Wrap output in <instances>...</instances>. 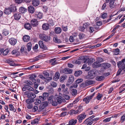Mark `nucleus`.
<instances>
[{"instance_id": "nucleus-1", "label": "nucleus", "mask_w": 125, "mask_h": 125, "mask_svg": "<svg viewBox=\"0 0 125 125\" xmlns=\"http://www.w3.org/2000/svg\"><path fill=\"white\" fill-rule=\"evenodd\" d=\"M60 94H59V95H56L54 96V100H53L51 103L52 105L56 106L58 104V103L59 104L61 103L63 98L61 95H60Z\"/></svg>"}, {"instance_id": "nucleus-2", "label": "nucleus", "mask_w": 125, "mask_h": 125, "mask_svg": "<svg viewBox=\"0 0 125 125\" xmlns=\"http://www.w3.org/2000/svg\"><path fill=\"white\" fill-rule=\"evenodd\" d=\"M39 36L41 40L46 42H49L50 39V36H47L46 35L43 33L40 34L39 35Z\"/></svg>"}, {"instance_id": "nucleus-3", "label": "nucleus", "mask_w": 125, "mask_h": 125, "mask_svg": "<svg viewBox=\"0 0 125 125\" xmlns=\"http://www.w3.org/2000/svg\"><path fill=\"white\" fill-rule=\"evenodd\" d=\"M100 66L102 67L101 70V71H104L105 69H107L109 68L111 66L110 64L107 63H104L100 64Z\"/></svg>"}, {"instance_id": "nucleus-4", "label": "nucleus", "mask_w": 125, "mask_h": 125, "mask_svg": "<svg viewBox=\"0 0 125 125\" xmlns=\"http://www.w3.org/2000/svg\"><path fill=\"white\" fill-rule=\"evenodd\" d=\"M87 116L85 113H82L79 115L77 117V118L79 120V122L81 123L82 120L84 119Z\"/></svg>"}, {"instance_id": "nucleus-5", "label": "nucleus", "mask_w": 125, "mask_h": 125, "mask_svg": "<svg viewBox=\"0 0 125 125\" xmlns=\"http://www.w3.org/2000/svg\"><path fill=\"white\" fill-rule=\"evenodd\" d=\"M125 59H122L121 61L118 62L117 63L118 67L119 68L122 69L125 64Z\"/></svg>"}, {"instance_id": "nucleus-6", "label": "nucleus", "mask_w": 125, "mask_h": 125, "mask_svg": "<svg viewBox=\"0 0 125 125\" xmlns=\"http://www.w3.org/2000/svg\"><path fill=\"white\" fill-rule=\"evenodd\" d=\"M39 44L40 47L43 49L44 50H48V48L47 46L45 45L42 41H39Z\"/></svg>"}, {"instance_id": "nucleus-7", "label": "nucleus", "mask_w": 125, "mask_h": 125, "mask_svg": "<svg viewBox=\"0 0 125 125\" xmlns=\"http://www.w3.org/2000/svg\"><path fill=\"white\" fill-rule=\"evenodd\" d=\"M49 95V94L48 93L45 92L43 93L42 96H39V97L41 100L43 101L45 100Z\"/></svg>"}, {"instance_id": "nucleus-8", "label": "nucleus", "mask_w": 125, "mask_h": 125, "mask_svg": "<svg viewBox=\"0 0 125 125\" xmlns=\"http://www.w3.org/2000/svg\"><path fill=\"white\" fill-rule=\"evenodd\" d=\"M27 97L29 98L34 99L36 96V95L32 93H29L27 94Z\"/></svg>"}, {"instance_id": "nucleus-9", "label": "nucleus", "mask_w": 125, "mask_h": 125, "mask_svg": "<svg viewBox=\"0 0 125 125\" xmlns=\"http://www.w3.org/2000/svg\"><path fill=\"white\" fill-rule=\"evenodd\" d=\"M9 42L11 45H14L16 43L17 40L14 38H11L9 39Z\"/></svg>"}, {"instance_id": "nucleus-10", "label": "nucleus", "mask_w": 125, "mask_h": 125, "mask_svg": "<svg viewBox=\"0 0 125 125\" xmlns=\"http://www.w3.org/2000/svg\"><path fill=\"white\" fill-rule=\"evenodd\" d=\"M35 17L37 19H41L42 17V13L40 12H36Z\"/></svg>"}, {"instance_id": "nucleus-11", "label": "nucleus", "mask_w": 125, "mask_h": 125, "mask_svg": "<svg viewBox=\"0 0 125 125\" xmlns=\"http://www.w3.org/2000/svg\"><path fill=\"white\" fill-rule=\"evenodd\" d=\"M79 59L78 61H77L76 62V63L79 64L80 63L78 62H80L79 61V60H81L83 61L84 62L86 63L87 61V58H86L85 56H80L79 58Z\"/></svg>"}, {"instance_id": "nucleus-12", "label": "nucleus", "mask_w": 125, "mask_h": 125, "mask_svg": "<svg viewBox=\"0 0 125 125\" xmlns=\"http://www.w3.org/2000/svg\"><path fill=\"white\" fill-rule=\"evenodd\" d=\"M31 24L33 27H36L38 24V22L37 20L34 19L31 21Z\"/></svg>"}, {"instance_id": "nucleus-13", "label": "nucleus", "mask_w": 125, "mask_h": 125, "mask_svg": "<svg viewBox=\"0 0 125 125\" xmlns=\"http://www.w3.org/2000/svg\"><path fill=\"white\" fill-rule=\"evenodd\" d=\"M84 123L87 124V125H91L93 124V122L92 120L88 118L84 121Z\"/></svg>"}, {"instance_id": "nucleus-14", "label": "nucleus", "mask_w": 125, "mask_h": 125, "mask_svg": "<svg viewBox=\"0 0 125 125\" xmlns=\"http://www.w3.org/2000/svg\"><path fill=\"white\" fill-rule=\"evenodd\" d=\"M114 0H110L109 3V5L111 8H114L116 6Z\"/></svg>"}, {"instance_id": "nucleus-15", "label": "nucleus", "mask_w": 125, "mask_h": 125, "mask_svg": "<svg viewBox=\"0 0 125 125\" xmlns=\"http://www.w3.org/2000/svg\"><path fill=\"white\" fill-rule=\"evenodd\" d=\"M63 72L65 74H70L72 73V70L69 68H65L63 70Z\"/></svg>"}, {"instance_id": "nucleus-16", "label": "nucleus", "mask_w": 125, "mask_h": 125, "mask_svg": "<svg viewBox=\"0 0 125 125\" xmlns=\"http://www.w3.org/2000/svg\"><path fill=\"white\" fill-rule=\"evenodd\" d=\"M6 62L9 64L10 65L15 66L16 64L14 63V62L11 59H8L6 60Z\"/></svg>"}, {"instance_id": "nucleus-17", "label": "nucleus", "mask_w": 125, "mask_h": 125, "mask_svg": "<svg viewBox=\"0 0 125 125\" xmlns=\"http://www.w3.org/2000/svg\"><path fill=\"white\" fill-rule=\"evenodd\" d=\"M80 111L79 110H71L70 111V114L71 115L73 114H79L80 113Z\"/></svg>"}, {"instance_id": "nucleus-18", "label": "nucleus", "mask_w": 125, "mask_h": 125, "mask_svg": "<svg viewBox=\"0 0 125 125\" xmlns=\"http://www.w3.org/2000/svg\"><path fill=\"white\" fill-rule=\"evenodd\" d=\"M92 99L89 96L84 98L83 100V101L85 102L86 104H87L89 103Z\"/></svg>"}, {"instance_id": "nucleus-19", "label": "nucleus", "mask_w": 125, "mask_h": 125, "mask_svg": "<svg viewBox=\"0 0 125 125\" xmlns=\"http://www.w3.org/2000/svg\"><path fill=\"white\" fill-rule=\"evenodd\" d=\"M32 5L35 7L38 6L40 4L39 0H32Z\"/></svg>"}, {"instance_id": "nucleus-20", "label": "nucleus", "mask_w": 125, "mask_h": 125, "mask_svg": "<svg viewBox=\"0 0 125 125\" xmlns=\"http://www.w3.org/2000/svg\"><path fill=\"white\" fill-rule=\"evenodd\" d=\"M25 28L28 30H30L31 28V25L29 23H26L24 25Z\"/></svg>"}, {"instance_id": "nucleus-21", "label": "nucleus", "mask_w": 125, "mask_h": 125, "mask_svg": "<svg viewBox=\"0 0 125 125\" xmlns=\"http://www.w3.org/2000/svg\"><path fill=\"white\" fill-rule=\"evenodd\" d=\"M54 31L56 33L59 34L61 32L62 29L60 27H56L54 28Z\"/></svg>"}, {"instance_id": "nucleus-22", "label": "nucleus", "mask_w": 125, "mask_h": 125, "mask_svg": "<svg viewBox=\"0 0 125 125\" xmlns=\"http://www.w3.org/2000/svg\"><path fill=\"white\" fill-rule=\"evenodd\" d=\"M13 16L15 20H19L21 17V15L19 13H16L14 14Z\"/></svg>"}, {"instance_id": "nucleus-23", "label": "nucleus", "mask_w": 125, "mask_h": 125, "mask_svg": "<svg viewBox=\"0 0 125 125\" xmlns=\"http://www.w3.org/2000/svg\"><path fill=\"white\" fill-rule=\"evenodd\" d=\"M77 119L74 120L72 119L69 121V124L70 125H75L77 123Z\"/></svg>"}, {"instance_id": "nucleus-24", "label": "nucleus", "mask_w": 125, "mask_h": 125, "mask_svg": "<svg viewBox=\"0 0 125 125\" xmlns=\"http://www.w3.org/2000/svg\"><path fill=\"white\" fill-rule=\"evenodd\" d=\"M88 26V24L87 23L84 24L83 26L80 27L79 28V30L80 31H83L85 28H87Z\"/></svg>"}, {"instance_id": "nucleus-25", "label": "nucleus", "mask_w": 125, "mask_h": 125, "mask_svg": "<svg viewBox=\"0 0 125 125\" xmlns=\"http://www.w3.org/2000/svg\"><path fill=\"white\" fill-rule=\"evenodd\" d=\"M30 37L28 35H25L24 36L23 38V40L24 42H28L30 40Z\"/></svg>"}, {"instance_id": "nucleus-26", "label": "nucleus", "mask_w": 125, "mask_h": 125, "mask_svg": "<svg viewBox=\"0 0 125 125\" xmlns=\"http://www.w3.org/2000/svg\"><path fill=\"white\" fill-rule=\"evenodd\" d=\"M94 61V59L93 58H91L90 59L87 58V60L86 62L88 63L89 65H91Z\"/></svg>"}, {"instance_id": "nucleus-27", "label": "nucleus", "mask_w": 125, "mask_h": 125, "mask_svg": "<svg viewBox=\"0 0 125 125\" xmlns=\"http://www.w3.org/2000/svg\"><path fill=\"white\" fill-rule=\"evenodd\" d=\"M60 77V74L58 72L55 73L54 76L53 77V79L54 80L57 81Z\"/></svg>"}, {"instance_id": "nucleus-28", "label": "nucleus", "mask_w": 125, "mask_h": 125, "mask_svg": "<svg viewBox=\"0 0 125 125\" xmlns=\"http://www.w3.org/2000/svg\"><path fill=\"white\" fill-rule=\"evenodd\" d=\"M104 76H97L96 78V80L98 81H103L104 79Z\"/></svg>"}, {"instance_id": "nucleus-29", "label": "nucleus", "mask_w": 125, "mask_h": 125, "mask_svg": "<svg viewBox=\"0 0 125 125\" xmlns=\"http://www.w3.org/2000/svg\"><path fill=\"white\" fill-rule=\"evenodd\" d=\"M28 10L30 13H32L34 11V8L32 6H30L28 7Z\"/></svg>"}, {"instance_id": "nucleus-30", "label": "nucleus", "mask_w": 125, "mask_h": 125, "mask_svg": "<svg viewBox=\"0 0 125 125\" xmlns=\"http://www.w3.org/2000/svg\"><path fill=\"white\" fill-rule=\"evenodd\" d=\"M39 120V119L38 118H35L34 120L31 121V124L33 125L37 124L38 123Z\"/></svg>"}, {"instance_id": "nucleus-31", "label": "nucleus", "mask_w": 125, "mask_h": 125, "mask_svg": "<svg viewBox=\"0 0 125 125\" xmlns=\"http://www.w3.org/2000/svg\"><path fill=\"white\" fill-rule=\"evenodd\" d=\"M92 66L94 68H97L99 66H100V65L99 64L98 62H94L92 64Z\"/></svg>"}, {"instance_id": "nucleus-32", "label": "nucleus", "mask_w": 125, "mask_h": 125, "mask_svg": "<svg viewBox=\"0 0 125 125\" xmlns=\"http://www.w3.org/2000/svg\"><path fill=\"white\" fill-rule=\"evenodd\" d=\"M112 52L114 53V55H118L119 53L120 50L118 48H117L115 49H113Z\"/></svg>"}, {"instance_id": "nucleus-33", "label": "nucleus", "mask_w": 125, "mask_h": 125, "mask_svg": "<svg viewBox=\"0 0 125 125\" xmlns=\"http://www.w3.org/2000/svg\"><path fill=\"white\" fill-rule=\"evenodd\" d=\"M39 57L38 56L33 59L30 60L29 61L30 63H33L35 61H38L39 60Z\"/></svg>"}, {"instance_id": "nucleus-34", "label": "nucleus", "mask_w": 125, "mask_h": 125, "mask_svg": "<svg viewBox=\"0 0 125 125\" xmlns=\"http://www.w3.org/2000/svg\"><path fill=\"white\" fill-rule=\"evenodd\" d=\"M49 25L48 24L44 23L43 24L42 28L44 30H47L49 28Z\"/></svg>"}, {"instance_id": "nucleus-35", "label": "nucleus", "mask_w": 125, "mask_h": 125, "mask_svg": "<svg viewBox=\"0 0 125 125\" xmlns=\"http://www.w3.org/2000/svg\"><path fill=\"white\" fill-rule=\"evenodd\" d=\"M86 84L87 86L92 85L94 83V81H93L87 80L85 81Z\"/></svg>"}, {"instance_id": "nucleus-36", "label": "nucleus", "mask_w": 125, "mask_h": 125, "mask_svg": "<svg viewBox=\"0 0 125 125\" xmlns=\"http://www.w3.org/2000/svg\"><path fill=\"white\" fill-rule=\"evenodd\" d=\"M74 80V78L73 76L71 75L70 76L68 82L70 83H72Z\"/></svg>"}, {"instance_id": "nucleus-37", "label": "nucleus", "mask_w": 125, "mask_h": 125, "mask_svg": "<svg viewBox=\"0 0 125 125\" xmlns=\"http://www.w3.org/2000/svg\"><path fill=\"white\" fill-rule=\"evenodd\" d=\"M9 108L10 110L13 111L14 112H15L16 111V109L15 108H14V107L12 104H10L9 105Z\"/></svg>"}, {"instance_id": "nucleus-38", "label": "nucleus", "mask_w": 125, "mask_h": 125, "mask_svg": "<svg viewBox=\"0 0 125 125\" xmlns=\"http://www.w3.org/2000/svg\"><path fill=\"white\" fill-rule=\"evenodd\" d=\"M61 89L62 91L63 92H67L68 88L65 87L64 84H62L61 86Z\"/></svg>"}, {"instance_id": "nucleus-39", "label": "nucleus", "mask_w": 125, "mask_h": 125, "mask_svg": "<svg viewBox=\"0 0 125 125\" xmlns=\"http://www.w3.org/2000/svg\"><path fill=\"white\" fill-rule=\"evenodd\" d=\"M27 10L26 9L23 7H21L19 9V12L21 13H24L26 12Z\"/></svg>"}, {"instance_id": "nucleus-40", "label": "nucleus", "mask_w": 125, "mask_h": 125, "mask_svg": "<svg viewBox=\"0 0 125 125\" xmlns=\"http://www.w3.org/2000/svg\"><path fill=\"white\" fill-rule=\"evenodd\" d=\"M10 10L9 7L8 8H6L4 10V13L6 14H9L11 12Z\"/></svg>"}, {"instance_id": "nucleus-41", "label": "nucleus", "mask_w": 125, "mask_h": 125, "mask_svg": "<svg viewBox=\"0 0 125 125\" xmlns=\"http://www.w3.org/2000/svg\"><path fill=\"white\" fill-rule=\"evenodd\" d=\"M2 32L3 35L5 36H6L8 35L9 33V31L6 29L4 30Z\"/></svg>"}, {"instance_id": "nucleus-42", "label": "nucleus", "mask_w": 125, "mask_h": 125, "mask_svg": "<svg viewBox=\"0 0 125 125\" xmlns=\"http://www.w3.org/2000/svg\"><path fill=\"white\" fill-rule=\"evenodd\" d=\"M9 8L11 12H14L16 10V7L14 5L11 6L9 7Z\"/></svg>"}, {"instance_id": "nucleus-43", "label": "nucleus", "mask_w": 125, "mask_h": 125, "mask_svg": "<svg viewBox=\"0 0 125 125\" xmlns=\"http://www.w3.org/2000/svg\"><path fill=\"white\" fill-rule=\"evenodd\" d=\"M36 77V76L34 75L33 76H31L29 77V79L32 81L34 83L36 82V79L34 78Z\"/></svg>"}, {"instance_id": "nucleus-44", "label": "nucleus", "mask_w": 125, "mask_h": 125, "mask_svg": "<svg viewBox=\"0 0 125 125\" xmlns=\"http://www.w3.org/2000/svg\"><path fill=\"white\" fill-rule=\"evenodd\" d=\"M50 62L52 65H54L56 63L55 58H53L50 60Z\"/></svg>"}, {"instance_id": "nucleus-45", "label": "nucleus", "mask_w": 125, "mask_h": 125, "mask_svg": "<svg viewBox=\"0 0 125 125\" xmlns=\"http://www.w3.org/2000/svg\"><path fill=\"white\" fill-rule=\"evenodd\" d=\"M66 77L67 76L65 75L61 76L60 77V82H63L65 79L66 78Z\"/></svg>"}, {"instance_id": "nucleus-46", "label": "nucleus", "mask_w": 125, "mask_h": 125, "mask_svg": "<svg viewBox=\"0 0 125 125\" xmlns=\"http://www.w3.org/2000/svg\"><path fill=\"white\" fill-rule=\"evenodd\" d=\"M82 73V72L81 71H76L74 73V75L75 76H78L80 75Z\"/></svg>"}, {"instance_id": "nucleus-47", "label": "nucleus", "mask_w": 125, "mask_h": 125, "mask_svg": "<svg viewBox=\"0 0 125 125\" xmlns=\"http://www.w3.org/2000/svg\"><path fill=\"white\" fill-rule=\"evenodd\" d=\"M95 73L93 71H90L89 73V75L92 76V78H94L95 77Z\"/></svg>"}, {"instance_id": "nucleus-48", "label": "nucleus", "mask_w": 125, "mask_h": 125, "mask_svg": "<svg viewBox=\"0 0 125 125\" xmlns=\"http://www.w3.org/2000/svg\"><path fill=\"white\" fill-rule=\"evenodd\" d=\"M34 101V99H28L26 100V103L27 104H31Z\"/></svg>"}, {"instance_id": "nucleus-49", "label": "nucleus", "mask_w": 125, "mask_h": 125, "mask_svg": "<svg viewBox=\"0 0 125 125\" xmlns=\"http://www.w3.org/2000/svg\"><path fill=\"white\" fill-rule=\"evenodd\" d=\"M27 87V89L29 91H34V89L33 88L31 87V86H29L26 84L25 85Z\"/></svg>"}, {"instance_id": "nucleus-50", "label": "nucleus", "mask_w": 125, "mask_h": 125, "mask_svg": "<svg viewBox=\"0 0 125 125\" xmlns=\"http://www.w3.org/2000/svg\"><path fill=\"white\" fill-rule=\"evenodd\" d=\"M53 96L51 95L49 96L48 98V102L49 103L51 104L53 101Z\"/></svg>"}, {"instance_id": "nucleus-51", "label": "nucleus", "mask_w": 125, "mask_h": 125, "mask_svg": "<svg viewBox=\"0 0 125 125\" xmlns=\"http://www.w3.org/2000/svg\"><path fill=\"white\" fill-rule=\"evenodd\" d=\"M112 117H113V116H112L111 117L107 118H105L103 120V122L104 123H106L107 122H109L110 121L111 118Z\"/></svg>"}, {"instance_id": "nucleus-52", "label": "nucleus", "mask_w": 125, "mask_h": 125, "mask_svg": "<svg viewBox=\"0 0 125 125\" xmlns=\"http://www.w3.org/2000/svg\"><path fill=\"white\" fill-rule=\"evenodd\" d=\"M53 40L56 43H59L61 42V41L60 40L58 39L57 37H54Z\"/></svg>"}, {"instance_id": "nucleus-53", "label": "nucleus", "mask_w": 125, "mask_h": 125, "mask_svg": "<svg viewBox=\"0 0 125 125\" xmlns=\"http://www.w3.org/2000/svg\"><path fill=\"white\" fill-rule=\"evenodd\" d=\"M11 53L12 54H15L16 55L20 54L19 52H18L16 50H13L11 52Z\"/></svg>"}, {"instance_id": "nucleus-54", "label": "nucleus", "mask_w": 125, "mask_h": 125, "mask_svg": "<svg viewBox=\"0 0 125 125\" xmlns=\"http://www.w3.org/2000/svg\"><path fill=\"white\" fill-rule=\"evenodd\" d=\"M27 49L29 51L31 50V43H29L27 44Z\"/></svg>"}, {"instance_id": "nucleus-55", "label": "nucleus", "mask_w": 125, "mask_h": 125, "mask_svg": "<svg viewBox=\"0 0 125 125\" xmlns=\"http://www.w3.org/2000/svg\"><path fill=\"white\" fill-rule=\"evenodd\" d=\"M103 96L102 94H101L100 93L98 94L97 96L96 97L98 100H99Z\"/></svg>"}, {"instance_id": "nucleus-56", "label": "nucleus", "mask_w": 125, "mask_h": 125, "mask_svg": "<svg viewBox=\"0 0 125 125\" xmlns=\"http://www.w3.org/2000/svg\"><path fill=\"white\" fill-rule=\"evenodd\" d=\"M25 83L27 84V85L29 86H31L33 84L32 83L29 81H25Z\"/></svg>"}, {"instance_id": "nucleus-57", "label": "nucleus", "mask_w": 125, "mask_h": 125, "mask_svg": "<svg viewBox=\"0 0 125 125\" xmlns=\"http://www.w3.org/2000/svg\"><path fill=\"white\" fill-rule=\"evenodd\" d=\"M77 93V91L75 89H73L72 90V94L73 96L75 95Z\"/></svg>"}, {"instance_id": "nucleus-58", "label": "nucleus", "mask_w": 125, "mask_h": 125, "mask_svg": "<svg viewBox=\"0 0 125 125\" xmlns=\"http://www.w3.org/2000/svg\"><path fill=\"white\" fill-rule=\"evenodd\" d=\"M101 14V18L103 19L107 17V14L106 13L103 12Z\"/></svg>"}, {"instance_id": "nucleus-59", "label": "nucleus", "mask_w": 125, "mask_h": 125, "mask_svg": "<svg viewBox=\"0 0 125 125\" xmlns=\"http://www.w3.org/2000/svg\"><path fill=\"white\" fill-rule=\"evenodd\" d=\"M79 39H82L83 38L84 36V35L82 33H80L79 34Z\"/></svg>"}, {"instance_id": "nucleus-60", "label": "nucleus", "mask_w": 125, "mask_h": 125, "mask_svg": "<svg viewBox=\"0 0 125 125\" xmlns=\"http://www.w3.org/2000/svg\"><path fill=\"white\" fill-rule=\"evenodd\" d=\"M68 113L67 112H62L61 114V116H64L66 115H68Z\"/></svg>"}, {"instance_id": "nucleus-61", "label": "nucleus", "mask_w": 125, "mask_h": 125, "mask_svg": "<svg viewBox=\"0 0 125 125\" xmlns=\"http://www.w3.org/2000/svg\"><path fill=\"white\" fill-rule=\"evenodd\" d=\"M9 51L8 49H6L4 50L2 52L3 55H7L9 53Z\"/></svg>"}, {"instance_id": "nucleus-62", "label": "nucleus", "mask_w": 125, "mask_h": 125, "mask_svg": "<svg viewBox=\"0 0 125 125\" xmlns=\"http://www.w3.org/2000/svg\"><path fill=\"white\" fill-rule=\"evenodd\" d=\"M97 61L99 63H101L103 61V58L100 57H98L97 59Z\"/></svg>"}, {"instance_id": "nucleus-63", "label": "nucleus", "mask_w": 125, "mask_h": 125, "mask_svg": "<svg viewBox=\"0 0 125 125\" xmlns=\"http://www.w3.org/2000/svg\"><path fill=\"white\" fill-rule=\"evenodd\" d=\"M83 81V80L82 79H78L76 81L75 83L77 84H79L82 82Z\"/></svg>"}, {"instance_id": "nucleus-64", "label": "nucleus", "mask_w": 125, "mask_h": 125, "mask_svg": "<svg viewBox=\"0 0 125 125\" xmlns=\"http://www.w3.org/2000/svg\"><path fill=\"white\" fill-rule=\"evenodd\" d=\"M51 86L54 87H56L57 86L56 83L54 82H52L51 83Z\"/></svg>"}]
</instances>
